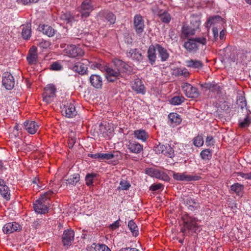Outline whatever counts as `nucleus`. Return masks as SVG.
Wrapping results in <instances>:
<instances>
[{
  "mask_svg": "<svg viewBox=\"0 0 251 251\" xmlns=\"http://www.w3.org/2000/svg\"><path fill=\"white\" fill-rule=\"evenodd\" d=\"M115 67H110L106 66L104 67L105 76L109 82H113L122 76V73L130 71V67L125 62L117 59L114 62Z\"/></svg>",
  "mask_w": 251,
  "mask_h": 251,
  "instance_id": "f257e3e1",
  "label": "nucleus"
},
{
  "mask_svg": "<svg viewBox=\"0 0 251 251\" xmlns=\"http://www.w3.org/2000/svg\"><path fill=\"white\" fill-rule=\"evenodd\" d=\"M183 226L180 231L183 236H189L193 233H199L201 229V226L198 224V219L197 218L190 216L187 214L182 216Z\"/></svg>",
  "mask_w": 251,
  "mask_h": 251,
  "instance_id": "f03ea898",
  "label": "nucleus"
},
{
  "mask_svg": "<svg viewBox=\"0 0 251 251\" xmlns=\"http://www.w3.org/2000/svg\"><path fill=\"white\" fill-rule=\"evenodd\" d=\"M57 192V190H50L42 195L38 200L35 201L33 204L35 211L41 214L47 213L50 204V197L52 194Z\"/></svg>",
  "mask_w": 251,
  "mask_h": 251,
  "instance_id": "7ed1b4c3",
  "label": "nucleus"
},
{
  "mask_svg": "<svg viewBox=\"0 0 251 251\" xmlns=\"http://www.w3.org/2000/svg\"><path fill=\"white\" fill-rule=\"evenodd\" d=\"M60 109L62 115L68 118H72L77 113L73 102L66 101L62 103L60 105Z\"/></svg>",
  "mask_w": 251,
  "mask_h": 251,
  "instance_id": "20e7f679",
  "label": "nucleus"
},
{
  "mask_svg": "<svg viewBox=\"0 0 251 251\" xmlns=\"http://www.w3.org/2000/svg\"><path fill=\"white\" fill-rule=\"evenodd\" d=\"M153 150L157 154L162 153L171 158L175 156L173 149L168 144L165 145L160 143L155 144L153 147Z\"/></svg>",
  "mask_w": 251,
  "mask_h": 251,
  "instance_id": "39448f33",
  "label": "nucleus"
},
{
  "mask_svg": "<svg viewBox=\"0 0 251 251\" xmlns=\"http://www.w3.org/2000/svg\"><path fill=\"white\" fill-rule=\"evenodd\" d=\"M56 88L52 84L47 85L44 88L42 94L43 100L47 103L51 102L54 99L56 95Z\"/></svg>",
  "mask_w": 251,
  "mask_h": 251,
  "instance_id": "423d86ee",
  "label": "nucleus"
},
{
  "mask_svg": "<svg viewBox=\"0 0 251 251\" xmlns=\"http://www.w3.org/2000/svg\"><path fill=\"white\" fill-rule=\"evenodd\" d=\"M94 9V6L92 0H83L79 7L81 18L88 17Z\"/></svg>",
  "mask_w": 251,
  "mask_h": 251,
  "instance_id": "0eeeda50",
  "label": "nucleus"
},
{
  "mask_svg": "<svg viewBox=\"0 0 251 251\" xmlns=\"http://www.w3.org/2000/svg\"><path fill=\"white\" fill-rule=\"evenodd\" d=\"M90 62L87 59H82L81 61L77 62L74 65L69 64V69L79 74H84L87 70V66Z\"/></svg>",
  "mask_w": 251,
  "mask_h": 251,
  "instance_id": "6e6552de",
  "label": "nucleus"
},
{
  "mask_svg": "<svg viewBox=\"0 0 251 251\" xmlns=\"http://www.w3.org/2000/svg\"><path fill=\"white\" fill-rule=\"evenodd\" d=\"M173 173L174 179L177 181H191L199 180L201 179V176H199L188 175L186 172L181 173L173 172Z\"/></svg>",
  "mask_w": 251,
  "mask_h": 251,
  "instance_id": "1a4fd4ad",
  "label": "nucleus"
},
{
  "mask_svg": "<svg viewBox=\"0 0 251 251\" xmlns=\"http://www.w3.org/2000/svg\"><path fill=\"white\" fill-rule=\"evenodd\" d=\"M181 87L183 92L188 98H197L200 95L198 89L188 83H183Z\"/></svg>",
  "mask_w": 251,
  "mask_h": 251,
  "instance_id": "9d476101",
  "label": "nucleus"
},
{
  "mask_svg": "<svg viewBox=\"0 0 251 251\" xmlns=\"http://www.w3.org/2000/svg\"><path fill=\"white\" fill-rule=\"evenodd\" d=\"M64 52L67 56L72 58L82 56L84 53L79 47L74 45H68L64 49Z\"/></svg>",
  "mask_w": 251,
  "mask_h": 251,
  "instance_id": "9b49d317",
  "label": "nucleus"
},
{
  "mask_svg": "<svg viewBox=\"0 0 251 251\" xmlns=\"http://www.w3.org/2000/svg\"><path fill=\"white\" fill-rule=\"evenodd\" d=\"M133 26L137 34H142L144 30L145 23L143 17L140 14H136L133 19Z\"/></svg>",
  "mask_w": 251,
  "mask_h": 251,
  "instance_id": "f8f14e48",
  "label": "nucleus"
},
{
  "mask_svg": "<svg viewBox=\"0 0 251 251\" xmlns=\"http://www.w3.org/2000/svg\"><path fill=\"white\" fill-rule=\"evenodd\" d=\"M147 173L152 177L165 181H169L170 179L166 173L158 169L150 168L147 170Z\"/></svg>",
  "mask_w": 251,
  "mask_h": 251,
  "instance_id": "ddd939ff",
  "label": "nucleus"
},
{
  "mask_svg": "<svg viewBox=\"0 0 251 251\" xmlns=\"http://www.w3.org/2000/svg\"><path fill=\"white\" fill-rule=\"evenodd\" d=\"M2 85L7 90H11L14 86L13 76L9 72H5L2 76Z\"/></svg>",
  "mask_w": 251,
  "mask_h": 251,
  "instance_id": "4468645a",
  "label": "nucleus"
},
{
  "mask_svg": "<svg viewBox=\"0 0 251 251\" xmlns=\"http://www.w3.org/2000/svg\"><path fill=\"white\" fill-rule=\"evenodd\" d=\"M75 233L72 229L65 230L63 234L62 241L64 246H70L74 240Z\"/></svg>",
  "mask_w": 251,
  "mask_h": 251,
  "instance_id": "2eb2a0df",
  "label": "nucleus"
},
{
  "mask_svg": "<svg viewBox=\"0 0 251 251\" xmlns=\"http://www.w3.org/2000/svg\"><path fill=\"white\" fill-rule=\"evenodd\" d=\"M126 146L130 152L133 153H139L143 150V147L142 145L138 142L132 140H129L128 141Z\"/></svg>",
  "mask_w": 251,
  "mask_h": 251,
  "instance_id": "dca6fc26",
  "label": "nucleus"
},
{
  "mask_svg": "<svg viewBox=\"0 0 251 251\" xmlns=\"http://www.w3.org/2000/svg\"><path fill=\"white\" fill-rule=\"evenodd\" d=\"M21 229V226L16 222L8 223L3 226L2 230L5 234H10L15 231H19Z\"/></svg>",
  "mask_w": 251,
  "mask_h": 251,
  "instance_id": "f3484780",
  "label": "nucleus"
},
{
  "mask_svg": "<svg viewBox=\"0 0 251 251\" xmlns=\"http://www.w3.org/2000/svg\"><path fill=\"white\" fill-rule=\"evenodd\" d=\"M25 130L29 134H34L38 130L39 125L35 121H26L24 123Z\"/></svg>",
  "mask_w": 251,
  "mask_h": 251,
  "instance_id": "a211bd4d",
  "label": "nucleus"
},
{
  "mask_svg": "<svg viewBox=\"0 0 251 251\" xmlns=\"http://www.w3.org/2000/svg\"><path fill=\"white\" fill-rule=\"evenodd\" d=\"M79 17V14L73 16L70 12H66L62 13L61 15L60 18L67 24H69L72 25L74 22L78 20Z\"/></svg>",
  "mask_w": 251,
  "mask_h": 251,
  "instance_id": "6ab92c4d",
  "label": "nucleus"
},
{
  "mask_svg": "<svg viewBox=\"0 0 251 251\" xmlns=\"http://www.w3.org/2000/svg\"><path fill=\"white\" fill-rule=\"evenodd\" d=\"M183 201L191 211H194L200 207L199 203L191 197H186L183 199Z\"/></svg>",
  "mask_w": 251,
  "mask_h": 251,
  "instance_id": "aec40b11",
  "label": "nucleus"
},
{
  "mask_svg": "<svg viewBox=\"0 0 251 251\" xmlns=\"http://www.w3.org/2000/svg\"><path fill=\"white\" fill-rule=\"evenodd\" d=\"M0 194L6 200H9L10 198V190L2 179H0Z\"/></svg>",
  "mask_w": 251,
  "mask_h": 251,
  "instance_id": "412c9836",
  "label": "nucleus"
},
{
  "mask_svg": "<svg viewBox=\"0 0 251 251\" xmlns=\"http://www.w3.org/2000/svg\"><path fill=\"white\" fill-rule=\"evenodd\" d=\"M134 137L142 142H146L149 137L148 133L143 129H139L134 131Z\"/></svg>",
  "mask_w": 251,
  "mask_h": 251,
  "instance_id": "4be33fe9",
  "label": "nucleus"
},
{
  "mask_svg": "<svg viewBox=\"0 0 251 251\" xmlns=\"http://www.w3.org/2000/svg\"><path fill=\"white\" fill-rule=\"evenodd\" d=\"M37 48L35 46L32 47L27 56V60L29 64H35L37 60Z\"/></svg>",
  "mask_w": 251,
  "mask_h": 251,
  "instance_id": "5701e85b",
  "label": "nucleus"
},
{
  "mask_svg": "<svg viewBox=\"0 0 251 251\" xmlns=\"http://www.w3.org/2000/svg\"><path fill=\"white\" fill-rule=\"evenodd\" d=\"M132 88L138 93L144 94L145 87L142 80L139 78H135L131 84Z\"/></svg>",
  "mask_w": 251,
  "mask_h": 251,
  "instance_id": "b1692460",
  "label": "nucleus"
},
{
  "mask_svg": "<svg viewBox=\"0 0 251 251\" xmlns=\"http://www.w3.org/2000/svg\"><path fill=\"white\" fill-rule=\"evenodd\" d=\"M156 48L161 61L164 62L167 60L169 57V53L168 50L160 44H156Z\"/></svg>",
  "mask_w": 251,
  "mask_h": 251,
  "instance_id": "393cba45",
  "label": "nucleus"
},
{
  "mask_svg": "<svg viewBox=\"0 0 251 251\" xmlns=\"http://www.w3.org/2000/svg\"><path fill=\"white\" fill-rule=\"evenodd\" d=\"M185 49L190 52H195L198 49V46L194 38L189 39L184 44Z\"/></svg>",
  "mask_w": 251,
  "mask_h": 251,
  "instance_id": "a878e982",
  "label": "nucleus"
},
{
  "mask_svg": "<svg viewBox=\"0 0 251 251\" xmlns=\"http://www.w3.org/2000/svg\"><path fill=\"white\" fill-rule=\"evenodd\" d=\"M156 51L157 49L156 48V44L154 45H151L148 50V58L149 62L151 64L153 65L156 59Z\"/></svg>",
  "mask_w": 251,
  "mask_h": 251,
  "instance_id": "bb28decb",
  "label": "nucleus"
},
{
  "mask_svg": "<svg viewBox=\"0 0 251 251\" xmlns=\"http://www.w3.org/2000/svg\"><path fill=\"white\" fill-rule=\"evenodd\" d=\"M127 56L137 61H141L143 59L142 53L140 52V51L137 49H130L129 50V51L127 52Z\"/></svg>",
  "mask_w": 251,
  "mask_h": 251,
  "instance_id": "cd10ccee",
  "label": "nucleus"
},
{
  "mask_svg": "<svg viewBox=\"0 0 251 251\" xmlns=\"http://www.w3.org/2000/svg\"><path fill=\"white\" fill-rule=\"evenodd\" d=\"M91 85L96 88H100L102 85V78L97 75H92L90 77Z\"/></svg>",
  "mask_w": 251,
  "mask_h": 251,
  "instance_id": "c85d7f7f",
  "label": "nucleus"
},
{
  "mask_svg": "<svg viewBox=\"0 0 251 251\" xmlns=\"http://www.w3.org/2000/svg\"><path fill=\"white\" fill-rule=\"evenodd\" d=\"M185 65L189 68L200 69L203 66L202 62L196 59H189L185 61Z\"/></svg>",
  "mask_w": 251,
  "mask_h": 251,
  "instance_id": "c756f323",
  "label": "nucleus"
},
{
  "mask_svg": "<svg viewBox=\"0 0 251 251\" xmlns=\"http://www.w3.org/2000/svg\"><path fill=\"white\" fill-rule=\"evenodd\" d=\"M39 30L49 37L53 36L55 33V30L51 26L46 25L39 26Z\"/></svg>",
  "mask_w": 251,
  "mask_h": 251,
  "instance_id": "7c9ffc66",
  "label": "nucleus"
},
{
  "mask_svg": "<svg viewBox=\"0 0 251 251\" xmlns=\"http://www.w3.org/2000/svg\"><path fill=\"white\" fill-rule=\"evenodd\" d=\"M222 23V18L220 16H215L209 18L206 23L205 26L209 28L212 26L216 25L218 24H221Z\"/></svg>",
  "mask_w": 251,
  "mask_h": 251,
  "instance_id": "2f4dec72",
  "label": "nucleus"
},
{
  "mask_svg": "<svg viewBox=\"0 0 251 251\" xmlns=\"http://www.w3.org/2000/svg\"><path fill=\"white\" fill-rule=\"evenodd\" d=\"M100 14L101 15L100 18L102 20H104L103 19H104L110 24H113L115 23L116 17L112 12L106 11L100 13Z\"/></svg>",
  "mask_w": 251,
  "mask_h": 251,
  "instance_id": "473e14b6",
  "label": "nucleus"
},
{
  "mask_svg": "<svg viewBox=\"0 0 251 251\" xmlns=\"http://www.w3.org/2000/svg\"><path fill=\"white\" fill-rule=\"evenodd\" d=\"M230 189L237 196L241 197L243 193L244 185L238 182L235 183L231 186Z\"/></svg>",
  "mask_w": 251,
  "mask_h": 251,
  "instance_id": "72a5a7b5",
  "label": "nucleus"
},
{
  "mask_svg": "<svg viewBox=\"0 0 251 251\" xmlns=\"http://www.w3.org/2000/svg\"><path fill=\"white\" fill-rule=\"evenodd\" d=\"M196 30L188 26H183L182 28V37L188 38L195 34Z\"/></svg>",
  "mask_w": 251,
  "mask_h": 251,
  "instance_id": "f704fd0d",
  "label": "nucleus"
},
{
  "mask_svg": "<svg viewBox=\"0 0 251 251\" xmlns=\"http://www.w3.org/2000/svg\"><path fill=\"white\" fill-rule=\"evenodd\" d=\"M22 35L24 39H28L31 36V25L30 24L23 25L22 26Z\"/></svg>",
  "mask_w": 251,
  "mask_h": 251,
  "instance_id": "c9c22d12",
  "label": "nucleus"
},
{
  "mask_svg": "<svg viewBox=\"0 0 251 251\" xmlns=\"http://www.w3.org/2000/svg\"><path fill=\"white\" fill-rule=\"evenodd\" d=\"M168 118L174 126L179 124L181 122L180 115L176 113H171L168 115Z\"/></svg>",
  "mask_w": 251,
  "mask_h": 251,
  "instance_id": "e433bc0d",
  "label": "nucleus"
},
{
  "mask_svg": "<svg viewBox=\"0 0 251 251\" xmlns=\"http://www.w3.org/2000/svg\"><path fill=\"white\" fill-rule=\"evenodd\" d=\"M100 128V130L104 137L109 136V134L113 131V128L110 127L109 124L105 125L101 124Z\"/></svg>",
  "mask_w": 251,
  "mask_h": 251,
  "instance_id": "4c0bfd02",
  "label": "nucleus"
},
{
  "mask_svg": "<svg viewBox=\"0 0 251 251\" xmlns=\"http://www.w3.org/2000/svg\"><path fill=\"white\" fill-rule=\"evenodd\" d=\"M174 74L176 76L188 77L190 75V73L185 68H177L174 70Z\"/></svg>",
  "mask_w": 251,
  "mask_h": 251,
  "instance_id": "58836bf2",
  "label": "nucleus"
},
{
  "mask_svg": "<svg viewBox=\"0 0 251 251\" xmlns=\"http://www.w3.org/2000/svg\"><path fill=\"white\" fill-rule=\"evenodd\" d=\"M185 99L182 95H178L173 97L170 100V102L174 105H178L184 102Z\"/></svg>",
  "mask_w": 251,
  "mask_h": 251,
  "instance_id": "ea45409f",
  "label": "nucleus"
},
{
  "mask_svg": "<svg viewBox=\"0 0 251 251\" xmlns=\"http://www.w3.org/2000/svg\"><path fill=\"white\" fill-rule=\"evenodd\" d=\"M128 227L133 236H137L139 234L138 228L133 220H130L128 223Z\"/></svg>",
  "mask_w": 251,
  "mask_h": 251,
  "instance_id": "a19ab883",
  "label": "nucleus"
},
{
  "mask_svg": "<svg viewBox=\"0 0 251 251\" xmlns=\"http://www.w3.org/2000/svg\"><path fill=\"white\" fill-rule=\"evenodd\" d=\"M119 153L114 151L113 153H100V160H110L118 156Z\"/></svg>",
  "mask_w": 251,
  "mask_h": 251,
  "instance_id": "79ce46f5",
  "label": "nucleus"
},
{
  "mask_svg": "<svg viewBox=\"0 0 251 251\" xmlns=\"http://www.w3.org/2000/svg\"><path fill=\"white\" fill-rule=\"evenodd\" d=\"M160 20L165 23H169L171 21V16L166 10L162 11L158 15Z\"/></svg>",
  "mask_w": 251,
  "mask_h": 251,
  "instance_id": "37998d69",
  "label": "nucleus"
},
{
  "mask_svg": "<svg viewBox=\"0 0 251 251\" xmlns=\"http://www.w3.org/2000/svg\"><path fill=\"white\" fill-rule=\"evenodd\" d=\"M66 184L75 185L79 180V175L78 174H74L67 179H65Z\"/></svg>",
  "mask_w": 251,
  "mask_h": 251,
  "instance_id": "c03bdc74",
  "label": "nucleus"
},
{
  "mask_svg": "<svg viewBox=\"0 0 251 251\" xmlns=\"http://www.w3.org/2000/svg\"><path fill=\"white\" fill-rule=\"evenodd\" d=\"M97 176L96 174L91 173L88 174L85 176L86 184L88 186L93 185L94 179Z\"/></svg>",
  "mask_w": 251,
  "mask_h": 251,
  "instance_id": "a18cd8bd",
  "label": "nucleus"
},
{
  "mask_svg": "<svg viewBox=\"0 0 251 251\" xmlns=\"http://www.w3.org/2000/svg\"><path fill=\"white\" fill-rule=\"evenodd\" d=\"M208 38V34H205L201 36L197 37L194 38L197 44L199 43L202 45H206Z\"/></svg>",
  "mask_w": 251,
  "mask_h": 251,
  "instance_id": "49530a36",
  "label": "nucleus"
},
{
  "mask_svg": "<svg viewBox=\"0 0 251 251\" xmlns=\"http://www.w3.org/2000/svg\"><path fill=\"white\" fill-rule=\"evenodd\" d=\"M130 187V183L126 180H122L120 182V186L118 187L119 190H127Z\"/></svg>",
  "mask_w": 251,
  "mask_h": 251,
  "instance_id": "de8ad7c7",
  "label": "nucleus"
},
{
  "mask_svg": "<svg viewBox=\"0 0 251 251\" xmlns=\"http://www.w3.org/2000/svg\"><path fill=\"white\" fill-rule=\"evenodd\" d=\"M203 140L201 136L198 135L193 139V144L196 147H201L203 145Z\"/></svg>",
  "mask_w": 251,
  "mask_h": 251,
  "instance_id": "09e8293b",
  "label": "nucleus"
},
{
  "mask_svg": "<svg viewBox=\"0 0 251 251\" xmlns=\"http://www.w3.org/2000/svg\"><path fill=\"white\" fill-rule=\"evenodd\" d=\"M201 156L204 160L209 159L211 156L210 151L208 149L203 150L201 152Z\"/></svg>",
  "mask_w": 251,
  "mask_h": 251,
  "instance_id": "8fccbe9b",
  "label": "nucleus"
},
{
  "mask_svg": "<svg viewBox=\"0 0 251 251\" xmlns=\"http://www.w3.org/2000/svg\"><path fill=\"white\" fill-rule=\"evenodd\" d=\"M237 103L242 108H243L247 104L245 98L242 96H240L237 97Z\"/></svg>",
  "mask_w": 251,
  "mask_h": 251,
  "instance_id": "3c124183",
  "label": "nucleus"
},
{
  "mask_svg": "<svg viewBox=\"0 0 251 251\" xmlns=\"http://www.w3.org/2000/svg\"><path fill=\"white\" fill-rule=\"evenodd\" d=\"M50 69L53 71H60L63 69V67L59 62H54L50 65Z\"/></svg>",
  "mask_w": 251,
  "mask_h": 251,
  "instance_id": "603ef678",
  "label": "nucleus"
},
{
  "mask_svg": "<svg viewBox=\"0 0 251 251\" xmlns=\"http://www.w3.org/2000/svg\"><path fill=\"white\" fill-rule=\"evenodd\" d=\"M96 251H111L110 249L105 245L98 244L95 246Z\"/></svg>",
  "mask_w": 251,
  "mask_h": 251,
  "instance_id": "864d4df0",
  "label": "nucleus"
},
{
  "mask_svg": "<svg viewBox=\"0 0 251 251\" xmlns=\"http://www.w3.org/2000/svg\"><path fill=\"white\" fill-rule=\"evenodd\" d=\"M38 45L42 49H48L50 46V43L49 41L42 40L40 41Z\"/></svg>",
  "mask_w": 251,
  "mask_h": 251,
  "instance_id": "5fc2aeb1",
  "label": "nucleus"
},
{
  "mask_svg": "<svg viewBox=\"0 0 251 251\" xmlns=\"http://www.w3.org/2000/svg\"><path fill=\"white\" fill-rule=\"evenodd\" d=\"M250 124V121L248 117H246L243 121H239V126L241 127H245L249 126Z\"/></svg>",
  "mask_w": 251,
  "mask_h": 251,
  "instance_id": "6e6d98bb",
  "label": "nucleus"
},
{
  "mask_svg": "<svg viewBox=\"0 0 251 251\" xmlns=\"http://www.w3.org/2000/svg\"><path fill=\"white\" fill-rule=\"evenodd\" d=\"M151 10L154 14L157 15H158L160 13H161L162 11H164V10L160 9L159 6L156 5H155L152 7Z\"/></svg>",
  "mask_w": 251,
  "mask_h": 251,
  "instance_id": "4d7b16f0",
  "label": "nucleus"
},
{
  "mask_svg": "<svg viewBox=\"0 0 251 251\" xmlns=\"http://www.w3.org/2000/svg\"><path fill=\"white\" fill-rule=\"evenodd\" d=\"M163 185L161 183L151 185L150 187V190L152 191H155L163 188Z\"/></svg>",
  "mask_w": 251,
  "mask_h": 251,
  "instance_id": "13d9d810",
  "label": "nucleus"
},
{
  "mask_svg": "<svg viewBox=\"0 0 251 251\" xmlns=\"http://www.w3.org/2000/svg\"><path fill=\"white\" fill-rule=\"evenodd\" d=\"M217 107L223 110H226L229 108L227 102L226 101H224L221 104H217Z\"/></svg>",
  "mask_w": 251,
  "mask_h": 251,
  "instance_id": "bf43d9fd",
  "label": "nucleus"
},
{
  "mask_svg": "<svg viewBox=\"0 0 251 251\" xmlns=\"http://www.w3.org/2000/svg\"><path fill=\"white\" fill-rule=\"evenodd\" d=\"M237 57H231V59L233 62H236L237 63H240L242 62L243 60L241 59H239V57L241 58V57L243 56V54L241 53H238L237 54Z\"/></svg>",
  "mask_w": 251,
  "mask_h": 251,
  "instance_id": "052dcab7",
  "label": "nucleus"
},
{
  "mask_svg": "<svg viewBox=\"0 0 251 251\" xmlns=\"http://www.w3.org/2000/svg\"><path fill=\"white\" fill-rule=\"evenodd\" d=\"M212 32L215 41H217L219 36V30L217 27H214L212 28Z\"/></svg>",
  "mask_w": 251,
  "mask_h": 251,
  "instance_id": "680f3d73",
  "label": "nucleus"
},
{
  "mask_svg": "<svg viewBox=\"0 0 251 251\" xmlns=\"http://www.w3.org/2000/svg\"><path fill=\"white\" fill-rule=\"evenodd\" d=\"M205 143L207 146H210L213 144V138L212 136H208L207 137L205 141Z\"/></svg>",
  "mask_w": 251,
  "mask_h": 251,
  "instance_id": "e2e57ef3",
  "label": "nucleus"
},
{
  "mask_svg": "<svg viewBox=\"0 0 251 251\" xmlns=\"http://www.w3.org/2000/svg\"><path fill=\"white\" fill-rule=\"evenodd\" d=\"M88 65H89L91 68L94 69L96 68L100 69L101 66V65L97 62H90V64H89Z\"/></svg>",
  "mask_w": 251,
  "mask_h": 251,
  "instance_id": "0e129e2a",
  "label": "nucleus"
},
{
  "mask_svg": "<svg viewBox=\"0 0 251 251\" xmlns=\"http://www.w3.org/2000/svg\"><path fill=\"white\" fill-rule=\"evenodd\" d=\"M119 226H120V224H119V220H117L116 221H115L114 223L111 224L110 225V227L113 230V229H116V228L119 227Z\"/></svg>",
  "mask_w": 251,
  "mask_h": 251,
  "instance_id": "69168bd1",
  "label": "nucleus"
},
{
  "mask_svg": "<svg viewBox=\"0 0 251 251\" xmlns=\"http://www.w3.org/2000/svg\"><path fill=\"white\" fill-rule=\"evenodd\" d=\"M39 0H21V2L24 5H27L32 3H36Z\"/></svg>",
  "mask_w": 251,
  "mask_h": 251,
  "instance_id": "338daca9",
  "label": "nucleus"
},
{
  "mask_svg": "<svg viewBox=\"0 0 251 251\" xmlns=\"http://www.w3.org/2000/svg\"><path fill=\"white\" fill-rule=\"evenodd\" d=\"M119 251H139V250L135 248H124L121 249Z\"/></svg>",
  "mask_w": 251,
  "mask_h": 251,
  "instance_id": "774afa93",
  "label": "nucleus"
}]
</instances>
